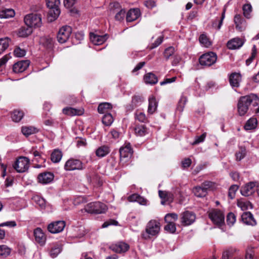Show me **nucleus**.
Masks as SVG:
<instances>
[{
  "label": "nucleus",
  "instance_id": "obj_30",
  "mask_svg": "<svg viewBox=\"0 0 259 259\" xmlns=\"http://www.w3.org/2000/svg\"><path fill=\"white\" fill-rule=\"evenodd\" d=\"M14 10L12 9H3L0 10V18H9L15 16Z\"/></svg>",
  "mask_w": 259,
  "mask_h": 259
},
{
  "label": "nucleus",
  "instance_id": "obj_38",
  "mask_svg": "<svg viewBox=\"0 0 259 259\" xmlns=\"http://www.w3.org/2000/svg\"><path fill=\"white\" fill-rule=\"evenodd\" d=\"M21 132L25 136H29L30 135L37 132V130L33 126H24L22 127Z\"/></svg>",
  "mask_w": 259,
  "mask_h": 259
},
{
  "label": "nucleus",
  "instance_id": "obj_26",
  "mask_svg": "<svg viewBox=\"0 0 259 259\" xmlns=\"http://www.w3.org/2000/svg\"><path fill=\"white\" fill-rule=\"evenodd\" d=\"M144 80L146 84L153 85L158 82V78L154 74L148 73L144 75Z\"/></svg>",
  "mask_w": 259,
  "mask_h": 259
},
{
  "label": "nucleus",
  "instance_id": "obj_64",
  "mask_svg": "<svg viewBox=\"0 0 259 259\" xmlns=\"http://www.w3.org/2000/svg\"><path fill=\"white\" fill-rule=\"evenodd\" d=\"M173 199H174V195H173V194L171 192H168V194L166 196V197L165 198V201L162 200L161 201V204H164L165 202H168L169 203L171 202L172 201Z\"/></svg>",
  "mask_w": 259,
  "mask_h": 259
},
{
  "label": "nucleus",
  "instance_id": "obj_37",
  "mask_svg": "<svg viewBox=\"0 0 259 259\" xmlns=\"http://www.w3.org/2000/svg\"><path fill=\"white\" fill-rule=\"evenodd\" d=\"M112 105L109 103L105 102L99 104L98 111L100 113L104 114L107 112L109 109H112Z\"/></svg>",
  "mask_w": 259,
  "mask_h": 259
},
{
  "label": "nucleus",
  "instance_id": "obj_34",
  "mask_svg": "<svg viewBox=\"0 0 259 259\" xmlns=\"http://www.w3.org/2000/svg\"><path fill=\"white\" fill-rule=\"evenodd\" d=\"M257 124V121L255 118H250L247 121L244 127L246 131L251 130L255 128Z\"/></svg>",
  "mask_w": 259,
  "mask_h": 259
},
{
  "label": "nucleus",
  "instance_id": "obj_56",
  "mask_svg": "<svg viewBox=\"0 0 259 259\" xmlns=\"http://www.w3.org/2000/svg\"><path fill=\"white\" fill-rule=\"evenodd\" d=\"M256 54V49L255 46H253L252 49V53L251 56L246 60V64L248 66L252 62V60L254 59L255 56Z\"/></svg>",
  "mask_w": 259,
  "mask_h": 259
},
{
  "label": "nucleus",
  "instance_id": "obj_47",
  "mask_svg": "<svg viewBox=\"0 0 259 259\" xmlns=\"http://www.w3.org/2000/svg\"><path fill=\"white\" fill-rule=\"evenodd\" d=\"M187 101V99L186 97L184 96H182L178 103V105L177 108V110L180 112H183Z\"/></svg>",
  "mask_w": 259,
  "mask_h": 259
},
{
  "label": "nucleus",
  "instance_id": "obj_11",
  "mask_svg": "<svg viewBox=\"0 0 259 259\" xmlns=\"http://www.w3.org/2000/svg\"><path fill=\"white\" fill-rule=\"evenodd\" d=\"M120 160L126 162L132 156V149L130 143L126 144L120 148L119 150Z\"/></svg>",
  "mask_w": 259,
  "mask_h": 259
},
{
  "label": "nucleus",
  "instance_id": "obj_17",
  "mask_svg": "<svg viewBox=\"0 0 259 259\" xmlns=\"http://www.w3.org/2000/svg\"><path fill=\"white\" fill-rule=\"evenodd\" d=\"M29 61L23 60L15 63L13 67V70L16 73H19L24 71L29 66Z\"/></svg>",
  "mask_w": 259,
  "mask_h": 259
},
{
  "label": "nucleus",
  "instance_id": "obj_19",
  "mask_svg": "<svg viewBox=\"0 0 259 259\" xmlns=\"http://www.w3.org/2000/svg\"><path fill=\"white\" fill-rule=\"evenodd\" d=\"M34 236L36 242L40 246L45 244L46 237L40 228H37L34 230Z\"/></svg>",
  "mask_w": 259,
  "mask_h": 259
},
{
  "label": "nucleus",
  "instance_id": "obj_21",
  "mask_svg": "<svg viewBox=\"0 0 259 259\" xmlns=\"http://www.w3.org/2000/svg\"><path fill=\"white\" fill-rule=\"evenodd\" d=\"M54 178L53 174L50 172H45L38 176V181L42 184H48L51 182Z\"/></svg>",
  "mask_w": 259,
  "mask_h": 259
},
{
  "label": "nucleus",
  "instance_id": "obj_54",
  "mask_svg": "<svg viewBox=\"0 0 259 259\" xmlns=\"http://www.w3.org/2000/svg\"><path fill=\"white\" fill-rule=\"evenodd\" d=\"M206 133H204L200 136H196L195 137L194 142L192 143L193 145L198 144L203 142L206 138Z\"/></svg>",
  "mask_w": 259,
  "mask_h": 259
},
{
  "label": "nucleus",
  "instance_id": "obj_39",
  "mask_svg": "<svg viewBox=\"0 0 259 259\" xmlns=\"http://www.w3.org/2000/svg\"><path fill=\"white\" fill-rule=\"evenodd\" d=\"M62 157L61 151L59 150H55L51 154V159L53 162L57 163L61 160Z\"/></svg>",
  "mask_w": 259,
  "mask_h": 259
},
{
  "label": "nucleus",
  "instance_id": "obj_29",
  "mask_svg": "<svg viewBox=\"0 0 259 259\" xmlns=\"http://www.w3.org/2000/svg\"><path fill=\"white\" fill-rule=\"evenodd\" d=\"M63 113L70 116L80 115L83 113V110L71 107H66L63 109Z\"/></svg>",
  "mask_w": 259,
  "mask_h": 259
},
{
  "label": "nucleus",
  "instance_id": "obj_33",
  "mask_svg": "<svg viewBox=\"0 0 259 259\" xmlns=\"http://www.w3.org/2000/svg\"><path fill=\"white\" fill-rule=\"evenodd\" d=\"M135 132L137 136L141 137L147 134L148 131L145 125H138L135 128Z\"/></svg>",
  "mask_w": 259,
  "mask_h": 259
},
{
  "label": "nucleus",
  "instance_id": "obj_4",
  "mask_svg": "<svg viewBox=\"0 0 259 259\" xmlns=\"http://www.w3.org/2000/svg\"><path fill=\"white\" fill-rule=\"evenodd\" d=\"M47 7L50 9L49 15L51 21L56 19L60 14V0H46Z\"/></svg>",
  "mask_w": 259,
  "mask_h": 259
},
{
  "label": "nucleus",
  "instance_id": "obj_59",
  "mask_svg": "<svg viewBox=\"0 0 259 259\" xmlns=\"http://www.w3.org/2000/svg\"><path fill=\"white\" fill-rule=\"evenodd\" d=\"M163 37L161 35L159 36L154 43H152L149 47L150 49H154L159 46L163 41Z\"/></svg>",
  "mask_w": 259,
  "mask_h": 259
},
{
  "label": "nucleus",
  "instance_id": "obj_7",
  "mask_svg": "<svg viewBox=\"0 0 259 259\" xmlns=\"http://www.w3.org/2000/svg\"><path fill=\"white\" fill-rule=\"evenodd\" d=\"M72 33V28L67 25L62 26L57 34V40L61 43L66 42L70 38Z\"/></svg>",
  "mask_w": 259,
  "mask_h": 259
},
{
  "label": "nucleus",
  "instance_id": "obj_12",
  "mask_svg": "<svg viewBox=\"0 0 259 259\" xmlns=\"http://www.w3.org/2000/svg\"><path fill=\"white\" fill-rule=\"evenodd\" d=\"M65 226V222L58 221L50 224L48 226V230L52 233H58L62 232L64 230Z\"/></svg>",
  "mask_w": 259,
  "mask_h": 259
},
{
  "label": "nucleus",
  "instance_id": "obj_49",
  "mask_svg": "<svg viewBox=\"0 0 259 259\" xmlns=\"http://www.w3.org/2000/svg\"><path fill=\"white\" fill-rule=\"evenodd\" d=\"M242 9L244 16L247 18H249L250 17V13L252 11L251 5L249 4L244 5L243 6Z\"/></svg>",
  "mask_w": 259,
  "mask_h": 259
},
{
  "label": "nucleus",
  "instance_id": "obj_35",
  "mask_svg": "<svg viewBox=\"0 0 259 259\" xmlns=\"http://www.w3.org/2000/svg\"><path fill=\"white\" fill-rule=\"evenodd\" d=\"M39 42L45 47L50 48L52 47L53 41V39L50 36H42L40 37Z\"/></svg>",
  "mask_w": 259,
  "mask_h": 259
},
{
  "label": "nucleus",
  "instance_id": "obj_46",
  "mask_svg": "<svg viewBox=\"0 0 259 259\" xmlns=\"http://www.w3.org/2000/svg\"><path fill=\"white\" fill-rule=\"evenodd\" d=\"M135 118L141 122H146L148 121L147 117L145 114L140 111H137L135 113Z\"/></svg>",
  "mask_w": 259,
  "mask_h": 259
},
{
  "label": "nucleus",
  "instance_id": "obj_51",
  "mask_svg": "<svg viewBox=\"0 0 259 259\" xmlns=\"http://www.w3.org/2000/svg\"><path fill=\"white\" fill-rule=\"evenodd\" d=\"M175 48L172 47H169L166 48L164 52V56L165 58L167 60L171 56L175 53Z\"/></svg>",
  "mask_w": 259,
  "mask_h": 259
},
{
  "label": "nucleus",
  "instance_id": "obj_5",
  "mask_svg": "<svg viewBox=\"0 0 259 259\" xmlns=\"http://www.w3.org/2000/svg\"><path fill=\"white\" fill-rule=\"evenodd\" d=\"M25 24L32 28V27H39L41 25V18L37 14H30L24 17Z\"/></svg>",
  "mask_w": 259,
  "mask_h": 259
},
{
  "label": "nucleus",
  "instance_id": "obj_42",
  "mask_svg": "<svg viewBox=\"0 0 259 259\" xmlns=\"http://www.w3.org/2000/svg\"><path fill=\"white\" fill-rule=\"evenodd\" d=\"M24 116V113L20 110H14L11 114L12 120L15 122L20 121Z\"/></svg>",
  "mask_w": 259,
  "mask_h": 259
},
{
  "label": "nucleus",
  "instance_id": "obj_16",
  "mask_svg": "<svg viewBox=\"0 0 259 259\" xmlns=\"http://www.w3.org/2000/svg\"><path fill=\"white\" fill-rule=\"evenodd\" d=\"M239 249L234 246L226 248L222 253V259H230L235 254H238Z\"/></svg>",
  "mask_w": 259,
  "mask_h": 259
},
{
  "label": "nucleus",
  "instance_id": "obj_6",
  "mask_svg": "<svg viewBox=\"0 0 259 259\" xmlns=\"http://www.w3.org/2000/svg\"><path fill=\"white\" fill-rule=\"evenodd\" d=\"M217 60V55L215 53L209 52L201 55L199 61L201 65L210 66L215 63Z\"/></svg>",
  "mask_w": 259,
  "mask_h": 259
},
{
  "label": "nucleus",
  "instance_id": "obj_10",
  "mask_svg": "<svg viewBox=\"0 0 259 259\" xmlns=\"http://www.w3.org/2000/svg\"><path fill=\"white\" fill-rule=\"evenodd\" d=\"M83 168L82 163L78 159L71 158L68 159L65 163L64 169L67 171L80 170Z\"/></svg>",
  "mask_w": 259,
  "mask_h": 259
},
{
  "label": "nucleus",
  "instance_id": "obj_60",
  "mask_svg": "<svg viewBox=\"0 0 259 259\" xmlns=\"http://www.w3.org/2000/svg\"><path fill=\"white\" fill-rule=\"evenodd\" d=\"M16 225H17L16 223L14 221H8V222L0 224V226H1L2 227L7 226V227H8L10 228H13V227H16Z\"/></svg>",
  "mask_w": 259,
  "mask_h": 259
},
{
  "label": "nucleus",
  "instance_id": "obj_48",
  "mask_svg": "<svg viewBox=\"0 0 259 259\" xmlns=\"http://www.w3.org/2000/svg\"><path fill=\"white\" fill-rule=\"evenodd\" d=\"M225 12L226 8H224L222 14L221 19L216 20V21L213 22L212 26L213 27L216 28L217 29H220L221 28L223 24V20L225 17Z\"/></svg>",
  "mask_w": 259,
  "mask_h": 259
},
{
  "label": "nucleus",
  "instance_id": "obj_61",
  "mask_svg": "<svg viewBox=\"0 0 259 259\" xmlns=\"http://www.w3.org/2000/svg\"><path fill=\"white\" fill-rule=\"evenodd\" d=\"M125 11L124 10H120L117 12L115 15V19L117 20L120 21L122 20L125 16Z\"/></svg>",
  "mask_w": 259,
  "mask_h": 259
},
{
  "label": "nucleus",
  "instance_id": "obj_62",
  "mask_svg": "<svg viewBox=\"0 0 259 259\" xmlns=\"http://www.w3.org/2000/svg\"><path fill=\"white\" fill-rule=\"evenodd\" d=\"M234 22L238 26L239 24H242L244 21L242 19L241 15H236L234 17Z\"/></svg>",
  "mask_w": 259,
  "mask_h": 259
},
{
  "label": "nucleus",
  "instance_id": "obj_24",
  "mask_svg": "<svg viewBox=\"0 0 259 259\" xmlns=\"http://www.w3.org/2000/svg\"><path fill=\"white\" fill-rule=\"evenodd\" d=\"M62 250L61 245L59 243H55L50 245V255L55 258L60 253Z\"/></svg>",
  "mask_w": 259,
  "mask_h": 259
},
{
  "label": "nucleus",
  "instance_id": "obj_44",
  "mask_svg": "<svg viewBox=\"0 0 259 259\" xmlns=\"http://www.w3.org/2000/svg\"><path fill=\"white\" fill-rule=\"evenodd\" d=\"M33 199L36 204H37L41 209H42L45 208L46 202L44 198L38 196H36L33 197Z\"/></svg>",
  "mask_w": 259,
  "mask_h": 259
},
{
  "label": "nucleus",
  "instance_id": "obj_52",
  "mask_svg": "<svg viewBox=\"0 0 259 259\" xmlns=\"http://www.w3.org/2000/svg\"><path fill=\"white\" fill-rule=\"evenodd\" d=\"M238 189V187L236 185H233L230 187L228 192V196L231 199H233L235 197L236 192Z\"/></svg>",
  "mask_w": 259,
  "mask_h": 259
},
{
  "label": "nucleus",
  "instance_id": "obj_31",
  "mask_svg": "<svg viewBox=\"0 0 259 259\" xmlns=\"http://www.w3.org/2000/svg\"><path fill=\"white\" fill-rule=\"evenodd\" d=\"M193 192L194 195L198 197H205L207 192L205 187H201V186H197L193 188Z\"/></svg>",
  "mask_w": 259,
  "mask_h": 259
},
{
  "label": "nucleus",
  "instance_id": "obj_63",
  "mask_svg": "<svg viewBox=\"0 0 259 259\" xmlns=\"http://www.w3.org/2000/svg\"><path fill=\"white\" fill-rule=\"evenodd\" d=\"M191 163L192 161L191 159H190L189 158H185L184 159V160L182 161V166L184 168L188 167L191 165Z\"/></svg>",
  "mask_w": 259,
  "mask_h": 259
},
{
  "label": "nucleus",
  "instance_id": "obj_55",
  "mask_svg": "<svg viewBox=\"0 0 259 259\" xmlns=\"http://www.w3.org/2000/svg\"><path fill=\"white\" fill-rule=\"evenodd\" d=\"M246 154V150L244 148H241L236 153V160L240 161L242 159Z\"/></svg>",
  "mask_w": 259,
  "mask_h": 259
},
{
  "label": "nucleus",
  "instance_id": "obj_28",
  "mask_svg": "<svg viewBox=\"0 0 259 259\" xmlns=\"http://www.w3.org/2000/svg\"><path fill=\"white\" fill-rule=\"evenodd\" d=\"M157 107V102L154 96H151L149 98V106L148 112L149 114H152L155 112Z\"/></svg>",
  "mask_w": 259,
  "mask_h": 259
},
{
  "label": "nucleus",
  "instance_id": "obj_41",
  "mask_svg": "<svg viewBox=\"0 0 259 259\" xmlns=\"http://www.w3.org/2000/svg\"><path fill=\"white\" fill-rule=\"evenodd\" d=\"M10 39L8 37L0 39V54H2L9 47Z\"/></svg>",
  "mask_w": 259,
  "mask_h": 259
},
{
  "label": "nucleus",
  "instance_id": "obj_9",
  "mask_svg": "<svg viewBox=\"0 0 259 259\" xmlns=\"http://www.w3.org/2000/svg\"><path fill=\"white\" fill-rule=\"evenodd\" d=\"M208 217L214 224L221 225L224 223L225 215L220 210H211L208 212Z\"/></svg>",
  "mask_w": 259,
  "mask_h": 259
},
{
  "label": "nucleus",
  "instance_id": "obj_2",
  "mask_svg": "<svg viewBox=\"0 0 259 259\" xmlns=\"http://www.w3.org/2000/svg\"><path fill=\"white\" fill-rule=\"evenodd\" d=\"M160 230V222L156 220H151L147 223L145 231L142 233L141 236L144 239L148 240L152 237L157 236Z\"/></svg>",
  "mask_w": 259,
  "mask_h": 259
},
{
  "label": "nucleus",
  "instance_id": "obj_13",
  "mask_svg": "<svg viewBox=\"0 0 259 259\" xmlns=\"http://www.w3.org/2000/svg\"><path fill=\"white\" fill-rule=\"evenodd\" d=\"M257 184L256 182H251L242 186L240 190L241 194L244 196L251 195L254 192V187Z\"/></svg>",
  "mask_w": 259,
  "mask_h": 259
},
{
  "label": "nucleus",
  "instance_id": "obj_36",
  "mask_svg": "<svg viewBox=\"0 0 259 259\" xmlns=\"http://www.w3.org/2000/svg\"><path fill=\"white\" fill-rule=\"evenodd\" d=\"M32 32V28L27 26L21 27L18 32V35L20 37H25L31 34Z\"/></svg>",
  "mask_w": 259,
  "mask_h": 259
},
{
  "label": "nucleus",
  "instance_id": "obj_53",
  "mask_svg": "<svg viewBox=\"0 0 259 259\" xmlns=\"http://www.w3.org/2000/svg\"><path fill=\"white\" fill-rule=\"evenodd\" d=\"M167 224L164 227V229L166 231L174 233L176 230V225L174 222H167Z\"/></svg>",
  "mask_w": 259,
  "mask_h": 259
},
{
  "label": "nucleus",
  "instance_id": "obj_23",
  "mask_svg": "<svg viewBox=\"0 0 259 259\" xmlns=\"http://www.w3.org/2000/svg\"><path fill=\"white\" fill-rule=\"evenodd\" d=\"M140 15V11L139 9H130L126 14V20L127 22H132L138 18Z\"/></svg>",
  "mask_w": 259,
  "mask_h": 259
},
{
  "label": "nucleus",
  "instance_id": "obj_22",
  "mask_svg": "<svg viewBox=\"0 0 259 259\" xmlns=\"http://www.w3.org/2000/svg\"><path fill=\"white\" fill-rule=\"evenodd\" d=\"M242 222L248 225L255 226L256 222L252 213L249 211L244 212L241 215Z\"/></svg>",
  "mask_w": 259,
  "mask_h": 259
},
{
  "label": "nucleus",
  "instance_id": "obj_32",
  "mask_svg": "<svg viewBox=\"0 0 259 259\" xmlns=\"http://www.w3.org/2000/svg\"><path fill=\"white\" fill-rule=\"evenodd\" d=\"M237 205L242 210L251 209L252 208L251 203L249 201L243 199H241L238 200Z\"/></svg>",
  "mask_w": 259,
  "mask_h": 259
},
{
  "label": "nucleus",
  "instance_id": "obj_18",
  "mask_svg": "<svg viewBox=\"0 0 259 259\" xmlns=\"http://www.w3.org/2000/svg\"><path fill=\"white\" fill-rule=\"evenodd\" d=\"M90 40L95 45H101L103 44L107 39L106 35H100L94 32L90 34Z\"/></svg>",
  "mask_w": 259,
  "mask_h": 259
},
{
  "label": "nucleus",
  "instance_id": "obj_20",
  "mask_svg": "<svg viewBox=\"0 0 259 259\" xmlns=\"http://www.w3.org/2000/svg\"><path fill=\"white\" fill-rule=\"evenodd\" d=\"M241 81V75L239 73H232L229 76V82L233 88H238Z\"/></svg>",
  "mask_w": 259,
  "mask_h": 259
},
{
  "label": "nucleus",
  "instance_id": "obj_50",
  "mask_svg": "<svg viewBox=\"0 0 259 259\" xmlns=\"http://www.w3.org/2000/svg\"><path fill=\"white\" fill-rule=\"evenodd\" d=\"M178 219V215L176 213H171L166 214L164 220L166 222H174Z\"/></svg>",
  "mask_w": 259,
  "mask_h": 259
},
{
  "label": "nucleus",
  "instance_id": "obj_1",
  "mask_svg": "<svg viewBox=\"0 0 259 259\" xmlns=\"http://www.w3.org/2000/svg\"><path fill=\"white\" fill-rule=\"evenodd\" d=\"M251 104H252L254 106L259 105V98L256 95L251 94L247 96L241 97L237 105L239 115H244L248 110L249 106Z\"/></svg>",
  "mask_w": 259,
  "mask_h": 259
},
{
  "label": "nucleus",
  "instance_id": "obj_27",
  "mask_svg": "<svg viewBox=\"0 0 259 259\" xmlns=\"http://www.w3.org/2000/svg\"><path fill=\"white\" fill-rule=\"evenodd\" d=\"M110 151V147L108 146L103 145L96 150V155L99 157H103L108 154Z\"/></svg>",
  "mask_w": 259,
  "mask_h": 259
},
{
  "label": "nucleus",
  "instance_id": "obj_43",
  "mask_svg": "<svg viewBox=\"0 0 259 259\" xmlns=\"http://www.w3.org/2000/svg\"><path fill=\"white\" fill-rule=\"evenodd\" d=\"M113 122V117L111 114H105L102 117V122L106 126H110Z\"/></svg>",
  "mask_w": 259,
  "mask_h": 259
},
{
  "label": "nucleus",
  "instance_id": "obj_3",
  "mask_svg": "<svg viewBox=\"0 0 259 259\" xmlns=\"http://www.w3.org/2000/svg\"><path fill=\"white\" fill-rule=\"evenodd\" d=\"M85 211L90 213L100 214L107 210V206L100 202H94L88 204L84 207Z\"/></svg>",
  "mask_w": 259,
  "mask_h": 259
},
{
  "label": "nucleus",
  "instance_id": "obj_58",
  "mask_svg": "<svg viewBox=\"0 0 259 259\" xmlns=\"http://www.w3.org/2000/svg\"><path fill=\"white\" fill-rule=\"evenodd\" d=\"M14 55L17 57H22L26 54L25 50L21 49L20 48H16L14 51Z\"/></svg>",
  "mask_w": 259,
  "mask_h": 259
},
{
  "label": "nucleus",
  "instance_id": "obj_8",
  "mask_svg": "<svg viewBox=\"0 0 259 259\" xmlns=\"http://www.w3.org/2000/svg\"><path fill=\"white\" fill-rule=\"evenodd\" d=\"M29 159L26 157H19L13 165L14 168L18 172H24L28 169Z\"/></svg>",
  "mask_w": 259,
  "mask_h": 259
},
{
  "label": "nucleus",
  "instance_id": "obj_14",
  "mask_svg": "<svg viewBox=\"0 0 259 259\" xmlns=\"http://www.w3.org/2000/svg\"><path fill=\"white\" fill-rule=\"evenodd\" d=\"M195 219L196 217L194 213L186 211L182 214L181 223L185 226L190 225L194 223Z\"/></svg>",
  "mask_w": 259,
  "mask_h": 259
},
{
  "label": "nucleus",
  "instance_id": "obj_40",
  "mask_svg": "<svg viewBox=\"0 0 259 259\" xmlns=\"http://www.w3.org/2000/svg\"><path fill=\"white\" fill-rule=\"evenodd\" d=\"M199 40L200 43L204 47L208 48L211 46V42L207 36L204 34H202L199 36Z\"/></svg>",
  "mask_w": 259,
  "mask_h": 259
},
{
  "label": "nucleus",
  "instance_id": "obj_25",
  "mask_svg": "<svg viewBox=\"0 0 259 259\" xmlns=\"http://www.w3.org/2000/svg\"><path fill=\"white\" fill-rule=\"evenodd\" d=\"M243 44L242 39L239 38H234L228 42L227 47L230 50H234L240 48Z\"/></svg>",
  "mask_w": 259,
  "mask_h": 259
},
{
  "label": "nucleus",
  "instance_id": "obj_57",
  "mask_svg": "<svg viewBox=\"0 0 259 259\" xmlns=\"http://www.w3.org/2000/svg\"><path fill=\"white\" fill-rule=\"evenodd\" d=\"M236 222V216L232 213L230 212L228 213L227 218V222L228 225H233Z\"/></svg>",
  "mask_w": 259,
  "mask_h": 259
},
{
  "label": "nucleus",
  "instance_id": "obj_15",
  "mask_svg": "<svg viewBox=\"0 0 259 259\" xmlns=\"http://www.w3.org/2000/svg\"><path fill=\"white\" fill-rule=\"evenodd\" d=\"M109 248L116 253L125 252L129 249V245L123 242L111 244Z\"/></svg>",
  "mask_w": 259,
  "mask_h": 259
},
{
  "label": "nucleus",
  "instance_id": "obj_45",
  "mask_svg": "<svg viewBox=\"0 0 259 259\" xmlns=\"http://www.w3.org/2000/svg\"><path fill=\"white\" fill-rule=\"evenodd\" d=\"M11 253V249L6 245H0V257H6Z\"/></svg>",
  "mask_w": 259,
  "mask_h": 259
}]
</instances>
